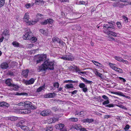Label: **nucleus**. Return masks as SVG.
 I'll list each match as a JSON object with an SVG mask.
<instances>
[{
	"instance_id": "473e14b6",
	"label": "nucleus",
	"mask_w": 131,
	"mask_h": 131,
	"mask_svg": "<svg viewBox=\"0 0 131 131\" xmlns=\"http://www.w3.org/2000/svg\"><path fill=\"white\" fill-rule=\"evenodd\" d=\"M24 107H28V105L31 103L29 101H26L25 102H24Z\"/></svg>"
},
{
	"instance_id": "864d4df0",
	"label": "nucleus",
	"mask_w": 131,
	"mask_h": 131,
	"mask_svg": "<svg viewBox=\"0 0 131 131\" xmlns=\"http://www.w3.org/2000/svg\"><path fill=\"white\" fill-rule=\"evenodd\" d=\"M115 59L117 60V61L121 62L122 61V58L118 57H115Z\"/></svg>"
},
{
	"instance_id": "4468645a",
	"label": "nucleus",
	"mask_w": 131,
	"mask_h": 131,
	"mask_svg": "<svg viewBox=\"0 0 131 131\" xmlns=\"http://www.w3.org/2000/svg\"><path fill=\"white\" fill-rule=\"evenodd\" d=\"M38 20L39 19H37L34 20L28 21L27 22V24L29 25H34L37 22Z\"/></svg>"
},
{
	"instance_id": "bf43d9fd",
	"label": "nucleus",
	"mask_w": 131,
	"mask_h": 131,
	"mask_svg": "<svg viewBox=\"0 0 131 131\" xmlns=\"http://www.w3.org/2000/svg\"><path fill=\"white\" fill-rule=\"evenodd\" d=\"M8 74L10 76H13L14 75L13 72L11 71H9L8 72Z\"/></svg>"
},
{
	"instance_id": "5fc2aeb1",
	"label": "nucleus",
	"mask_w": 131,
	"mask_h": 131,
	"mask_svg": "<svg viewBox=\"0 0 131 131\" xmlns=\"http://www.w3.org/2000/svg\"><path fill=\"white\" fill-rule=\"evenodd\" d=\"M76 66H70L69 67V69L71 70H74L75 69Z\"/></svg>"
},
{
	"instance_id": "338daca9",
	"label": "nucleus",
	"mask_w": 131,
	"mask_h": 131,
	"mask_svg": "<svg viewBox=\"0 0 131 131\" xmlns=\"http://www.w3.org/2000/svg\"><path fill=\"white\" fill-rule=\"evenodd\" d=\"M18 105L20 106H24V102H21L18 103Z\"/></svg>"
},
{
	"instance_id": "f03ea898",
	"label": "nucleus",
	"mask_w": 131,
	"mask_h": 131,
	"mask_svg": "<svg viewBox=\"0 0 131 131\" xmlns=\"http://www.w3.org/2000/svg\"><path fill=\"white\" fill-rule=\"evenodd\" d=\"M113 27V24L112 23L108 22L104 24L103 25V28L105 30H103L104 32L108 35L114 36V29Z\"/></svg>"
},
{
	"instance_id": "9b49d317",
	"label": "nucleus",
	"mask_w": 131,
	"mask_h": 131,
	"mask_svg": "<svg viewBox=\"0 0 131 131\" xmlns=\"http://www.w3.org/2000/svg\"><path fill=\"white\" fill-rule=\"evenodd\" d=\"M29 71L28 69L23 70L21 73L22 75L25 78H27Z\"/></svg>"
},
{
	"instance_id": "f257e3e1",
	"label": "nucleus",
	"mask_w": 131,
	"mask_h": 131,
	"mask_svg": "<svg viewBox=\"0 0 131 131\" xmlns=\"http://www.w3.org/2000/svg\"><path fill=\"white\" fill-rule=\"evenodd\" d=\"M55 65L54 61H50L49 60H47L44 62L42 67H40L39 68V71H45L47 69L50 70H53L54 69Z\"/></svg>"
},
{
	"instance_id": "ddd939ff",
	"label": "nucleus",
	"mask_w": 131,
	"mask_h": 131,
	"mask_svg": "<svg viewBox=\"0 0 131 131\" xmlns=\"http://www.w3.org/2000/svg\"><path fill=\"white\" fill-rule=\"evenodd\" d=\"M35 81V80L32 78L29 80L25 81V83L26 85L32 84L34 83Z\"/></svg>"
},
{
	"instance_id": "c756f323",
	"label": "nucleus",
	"mask_w": 131,
	"mask_h": 131,
	"mask_svg": "<svg viewBox=\"0 0 131 131\" xmlns=\"http://www.w3.org/2000/svg\"><path fill=\"white\" fill-rule=\"evenodd\" d=\"M60 39L57 37H54L52 39V40L54 42H58Z\"/></svg>"
},
{
	"instance_id": "603ef678",
	"label": "nucleus",
	"mask_w": 131,
	"mask_h": 131,
	"mask_svg": "<svg viewBox=\"0 0 131 131\" xmlns=\"http://www.w3.org/2000/svg\"><path fill=\"white\" fill-rule=\"evenodd\" d=\"M28 108H30L32 109H35L36 108V107L32 105L31 104H30L29 105H28Z\"/></svg>"
},
{
	"instance_id": "e2e57ef3",
	"label": "nucleus",
	"mask_w": 131,
	"mask_h": 131,
	"mask_svg": "<svg viewBox=\"0 0 131 131\" xmlns=\"http://www.w3.org/2000/svg\"><path fill=\"white\" fill-rule=\"evenodd\" d=\"M92 62L96 66H98L99 63L95 61L92 60Z\"/></svg>"
},
{
	"instance_id": "c85d7f7f",
	"label": "nucleus",
	"mask_w": 131,
	"mask_h": 131,
	"mask_svg": "<svg viewBox=\"0 0 131 131\" xmlns=\"http://www.w3.org/2000/svg\"><path fill=\"white\" fill-rule=\"evenodd\" d=\"M9 119L12 121H14L17 120L18 119V117H17L12 116L9 117Z\"/></svg>"
},
{
	"instance_id": "6e6d98bb",
	"label": "nucleus",
	"mask_w": 131,
	"mask_h": 131,
	"mask_svg": "<svg viewBox=\"0 0 131 131\" xmlns=\"http://www.w3.org/2000/svg\"><path fill=\"white\" fill-rule=\"evenodd\" d=\"M78 92V91L77 90H75L72 92H69L71 93L72 94L74 95L77 93Z\"/></svg>"
},
{
	"instance_id": "dca6fc26",
	"label": "nucleus",
	"mask_w": 131,
	"mask_h": 131,
	"mask_svg": "<svg viewBox=\"0 0 131 131\" xmlns=\"http://www.w3.org/2000/svg\"><path fill=\"white\" fill-rule=\"evenodd\" d=\"M35 4L38 5H43L44 4V2L43 0H35Z\"/></svg>"
},
{
	"instance_id": "6ab92c4d",
	"label": "nucleus",
	"mask_w": 131,
	"mask_h": 131,
	"mask_svg": "<svg viewBox=\"0 0 131 131\" xmlns=\"http://www.w3.org/2000/svg\"><path fill=\"white\" fill-rule=\"evenodd\" d=\"M9 106V104L4 102H0V106H5L8 107Z\"/></svg>"
},
{
	"instance_id": "680f3d73",
	"label": "nucleus",
	"mask_w": 131,
	"mask_h": 131,
	"mask_svg": "<svg viewBox=\"0 0 131 131\" xmlns=\"http://www.w3.org/2000/svg\"><path fill=\"white\" fill-rule=\"evenodd\" d=\"M11 64L12 66H15L17 65V63L16 62H11Z\"/></svg>"
},
{
	"instance_id": "5701e85b",
	"label": "nucleus",
	"mask_w": 131,
	"mask_h": 131,
	"mask_svg": "<svg viewBox=\"0 0 131 131\" xmlns=\"http://www.w3.org/2000/svg\"><path fill=\"white\" fill-rule=\"evenodd\" d=\"M11 87H13V90L15 91L17 90L19 88L18 85L17 84H12Z\"/></svg>"
},
{
	"instance_id": "c03bdc74",
	"label": "nucleus",
	"mask_w": 131,
	"mask_h": 131,
	"mask_svg": "<svg viewBox=\"0 0 131 131\" xmlns=\"http://www.w3.org/2000/svg\"><path fill=\"white\" fill-rule=\"evenodd\" d=\"M115 64H112V63H109V65L110 66V67L113 69L115 70Z\"/></svg>"
},
{
	"instance_id": "ea45409f",
	"label": "nucleus",
	"mask_w": 131,
	"mask_h": 131,
	"mask_svg": "<svg viewBox=\"0 0 131 131\" xmlns=\"http://www.w3.org/2000/svg\"><path fill=\"white\" fill-rule=\"evenodd\" d=\"M82 127V126H80V125H77L75 126V129L77 130H80Z\"/></svg>"
},
{
	"instance_id": "13d9d810",
	"label": "nucleus",
	"mask_w": 131,
	"mask_h": 131,
	"mask_svg": "<svg viewBox=\"0 0 131 131\" xmlns=\"http://www.w3.org/2000/svg\"><path fill=\"white\" fill-rule=\"evenodd\" d=\"M21 122H19L17 123L16 125V126L18 127H21V126L23 125L21 124Z\"/></svg>"
},
{
	"instance_id": "052dcab7",
	"label": "nucleus",
	"mask_w": 131,
	"mask_h": 131,
	"mask_svg": "<svg viewBox=\"0 0 131 131\" xmlns=\"http://www.w3.org/2000/svg\"><path fill=\"white\" fill-rule=\"evenodd\" d=\"M37 39V38L36 37H33V36H32V38L30 40H31L33 42H35L36 41Z\"/></svg>"
},
{
	"instance_id": "79ce46f5",
	"label": "nucleus",
	"mask_w": 131,
	"mask_h": 131,
	"mask_svg": "<svg viewBox=\"0 0 131 131\" xmlns=\"http://www.w3.org/2000/svg\"><path fill=\"white\" fill-rule=\"evenodd\" d=\"M53 128L51 126L48 127L46 130V131H52Z\"/></svg>"
},
{
	"instance_id": "a878e982",
	"label": "nucleus",
	"mask_w": 131,
	"mask_h": 131,
	"mask_svg": "<svg viewBox=\"0 0 131 131\" xmlns=\"http://www.w3.org/2000/svg\"><path fill=\"white\" fill-rule=\"evenodd\" d=\"M45 88V85H43L42 86H41L37 90V92H39L41 91L42 90H43Z\"/></svg>"
},
{
	"instance_id": "e433bc0d",
	"label": "nucleus",
	"mask_w": 131,
	"mask_h": 131,
	"mask_svg": "<svg viewBox=\"0 0 131 131\" xmlns=\"http://www.w3.org/2000/svg\"><path fill=\"white\" fill-rule=\"evenodd\" d=\"M5 0H0V8L3 6L5 4Z\"/></svg>"
},
{
	"instance_id": "de8ad7c7",
	"label": "nucleus",
	"mask_w": 131,
	"mask_h": 131,
	"mask_svg": "<svg viewBox=\"0 0 131 131\" xmlns=\"http://www.w3.org/2000/svg\"><path fill=\"white\" fill-rule=\"evenodd\" d=\"M47 20H48V23H49L50 24H52L53 21V20L51 18L47 19Z\"/></svg>"
},
{
	"instance_id": "393cba45",
	"label": "nucleus",
	"mask_w": 131,
	"mask_h": 131,
	"mask_svg": "<svg viewBox=\"0 0 131 131\" xmlns=\"http://www.w3.org/2000/svg\"><path fill=\"white\" fill-rule=\"evenodd\" d=\"M58 120V118H51L50 119V121L51 122V123H55Z\"/></svg>"
},
{
	"instance_id": "cd10ccee",
	"label": "nucleus",
	"mask_w": 131,
	"mask_h": 131,
	"mask_svg": "<svg viewBox=\"0 0 131 131\" xmlns=\"http://www.w3.org/2000/svg\"><path fill=\"white\" fill-rule=\"evenodd\" d=\"M115 94H117L119 95H120L122 96H123L124 97H126L127 98H128V96H126L125 95L123 94V93L122 92H115Z\"/></svg>"
},
{
	"instance_id": "49530a36",
	"label": "nucleus",
	"mask_w": 131,
	"mask_h": 131,
	"mask_svg": "<svg viewBox=\"0 0 131 131\" xmlns=\"http://www.w3.org/2000/svg\"><path fill=\"white\" fill-rule=\"evenodd\" d=\"M48 23V20L47 19L45 20L43 22H42L41 23V24L43 25H46Z\"/></svg>"
},
{
	"instance_id": "6e6552de",
	"label": "nucleus",
	"mask_w": 131,
	"mask_h": 131,
	"mask_svg": "<svg viewBox=\"0 0 131 131\" xmlns=\"http://www.w3.org/2000/svg\"><path fill=\"white\" fill-rule=\"evenodd\" d=\"M20 108L21 109L19 110L20 112L22 114H27L30 112V111L26 109V108L24 106H22Z\"/></svg>"
},
{
	"instance_id": "412c9836",
	"label": "nucleus",
	"mask_w": 131,
	"mask_h": 131,
	"mask_svg": "<svg viewBox=\"0 0 131 131\" xmlns=\"http://www.w3.org/2000/svg\"><path fill=\"white\" fill-rule=\"evenodd\" d=\"M12 81V80L10 79H7L6 81V83L8 86H11L13 84L11 83Z\"/></svg>"
},
{
	"instance_id": "a211bd4d",
	"label": "nucleus",
	"mask_w": 131,
	"mask_h": 131,
	"mask_svg": "<svg viewBox=\"0 0 131 131\" xmlns=\"http://www.w3.org/2000/svg\"><path fill=\"white\" fill-rule=\"evenodd\" d=\"M29 19L28 13H26L24 17L23 18V20L24 21L26 22V23L28 21V20Z\"/></svg>"
},
{
	"instance_id": "9d476101",
	"label": "nucleus",
	"mask_w": 131,
	"mask_h": 131,
	"mask_svg": "<svg viewBox=\"0 0 131 131\" xmlns=\"http://www.w3.org/2000/svg\"><path fill=\"white\" fill-rule=\"evenodd\" d=\"M55 94L54 93H50L45 95L44 97L45 98H51L54 97L55 96Z\"/></svg>"
},
{
	"instance_id": "4d7b16f0",
	"label": "nucleus",
	"mask_w": 131,
	"mask_h": 131,
	"mask_svg": "<svg viewBox=\"0 0 131 131\" xmlns=\"http://www.w3.org/2000/svg\"><path fill=\"white\" fill-rule=\"evenodd\" d=\"M110 102L108 100H107L106 101H105L103 103V104L105 105V104H107L109 103Z\"/></svg>"
},
{
	"instance_id": "39448f33",
	"label": "nucleus",
	"mask_w": 131,
	"mask_h": 131,
	"mask_svg": "<svg viewBox=\"0 0 131 131\" xmlns=\"http://www.w3.org/2000/svg\"><path fill=\"white\" fill-rule=\"evenodd\" d=\"M60 58L64 60L72 61L74 59L73 57L70 55H66L62 56Z\"/></svg>"
},
{
	"instance_id": "a18cd8bd",
	"label": "nucleus",
	"mask_w": 131,
	"mask_h": 131,
	"mask_svg": "<svg viewBox=\"0 0 131 131\" xmlns=\"http://www.w3.org/2000/svg\"><path fill=\"white\" fill-rule=\"evenodd\" d=\"M116 25L117 27H118L119 28H121L122 25L120 22H117L116 23Z\"/></svg>"
},
{
	"instance_id": "58836bf2",
	"label": "nucleus",
	"mask_w": 131,
	"mask_h": 131,
	"mask_svg": "<svg viewBox=\"0 0 131 131\" xmlns=\"http://www.w3.org/2000/svg\"><path fill=\"white\" fill-rule=\"evenodd\" d=\"M53 86L54 87L58 88L59 86V84L58 82H54L53 83Z\"/></svg>"
},
{
	"instance_id": "7c9ffc66",
	"label": "nucleus",
	"mask_w": 131,
	"mask_h": 131,
	"mask_svg": "<svg viewBox=\"0 0 131 131\" xmlns=\"http://www.w3.org/2000/svg\"><path fill=\"white\" fill-rule=\"evenodd\" d=\"M40 32L42 34L47 35V34L46 33V30H44L43 29H41L39 30Z\"/></svg>"
},
{
	"instance_id": "20e7f679",
	"label": "nucleus",
	"mask_w": 131,
	"mask_h": 131,
	"mask_svg": "<svg viewBox=\"0 0 131 131\" xmlns=\"http://www.w3.org/2000/svg\"><path fill=\"white\" fill-rule=\"evenodd\" d=\"M51 112L50 110L46 109L40 112V114L42 116H46L51 115Z\"/></svg>"
},
{
	"instance_id": "09e8293b",
	"label": "nucleus",
	"mask_w": 131,
	"mask_h": 131,
	"mask_svg": "<svg viewBox=\"0 0 131 131\" xmlns=\"http://www.w3.org/2000/svg\"><path fill=\"white\" fill-rule=\"evenodd\" d=\"M67 9L69 12H72L73 11V7L72 6L68 7Z\"/></svg>"
},
{
	"instance_id": "1a4fd4ad",
	"label": "nucleus",
	"mask_w": 131,
	"mask_h": 131,
	"mask_svg": "<svg viewBox=\"0 0 131 131\" xmlns=\"http://www.w3.org/2000/svg\"><path fill=\"white\" fill-rule=\"evenodd\" d=\"M8 67V64L6 62H3L0 65V68L2 69H7Z\"/></svg>"
},
{
	"instance_id": "0eeeda50",
	"label": "nucleus",
	"mask_w": 131,
	"mask_h": 131,
	"mask_svg": "<svg viewBox=\"0 0 131 131\" xmlns=\"http://www.w3.org/2000/svg\"><path fill=\"white\" fill-rule=\"evenodd\" d=\"M9 35V30L7 29H5L4 31L1 34V36H3L5 37V39L6 40H7L9 37L8 36Z\"/></svg>"
},
{
	"instance_id": "c9c22d12",
	"label": "nucleus",
	"mask_w": 131,
	"mask_h": 131,
	"mask_svg": "<svg viewBox=\"0 0 131 131\" xmlns=\"http://www.w3.org/2000/svg\"><path fill=\"white\" fill-rule=\"evenodd\" d=\"M79 86L80 88H83L84 87L86 86V85L82 83L79 84Z\"/></svg>"
},
{
	"instance_id": "aec40b11",
	"label": "nucleus",
	"mask_w": 131,
	"mask_h": 131,
	"mask_svg": "<svg viewBox=\"0 0 131 131\" xmlns=\"http://www.w3.org/2000/svg\"><path fill=\"white\" fill-rule=\"evenodd\" d=\"M125 5V4H123L122 3H121L119 2H115V7H117L120 8H123Z\"/></svg>"
},
{
	"instance_id": "2f4dec72",
	"label": "nucleus",
	"mask_w": 131,
	"mask_h": 131,
	"mask_svg": "<svg viewBox=\"0 0 131 131\" xmlns=\"http://www.w3.org/2000/svg\"><path fill=\"white\" fill-rule=\"evenodd\" d=\"M115 71L119 73H122L123 70L121 69L115 67Z\"/></svg>"
},
{
	"instance_id": "a19ab883",
	"label": "nucleus",
	"mask_w": 131,
	"mask_h": 131,
	"mask_svg": "<svg viewBox=\"0 0 131 131\" xmlns=\"http://www.w3.org/2000/svg\"><path fill=\"white\" fill-rule=\"evenodd\" d=\"M43 16V15L42 14L39 13H38L36 15V18H37V19H38L40 17H41V18L42 16Z\"/></svg>"
},
{
	"instance_id": "8fccbe9b",
	"label": "nucleus",
	"mask_w": 131,
	"mask_h": 131,
	"mask_svg": "<svg viewBox=\"0 0 131 131\" xmlns=\"http://www.w3.org/2000/svg\"><path fill=\"white\" fill-rule=\"evenodd\" d=\"M95 74L96 75L100 77L101 78H102V74L98 72H96L95 73Z\"/></svg>"
},
{
	"instance_id": "f8f14e48",
	"label": "nucleus",
	"mask_w": 131,
	"mask_h": 131,
	"mask_svg": "<svg viewBox=\"0 0 131 131\" xmlns=\"http://www.w3.org/2000/svg\"><path fill=\"white\" fill-rule=\"evenodd\" d=\"M94 121V120L92 118H87L81 120V121L83 123H91Z\"/></svg>"
},
{
	"instance_id": "f3484780",
	"label": "nucleus",
	"mask_w": 131,
	"mask_h": 131,
	"mask_svg": "<svg viewBox=\"0 0 131 131\" xmlns=\"http://www.w3.org/2000/svg\"><path fill=\"white\" fill-rule=\"evenodd\" d=\"M64 124L60 123L58 124L55 125V127L57 129H61L64 127Z\"/></svg>"
},
{
	"instance_id": "2eb2a0df",
	"label": "nucleus",
	"mask_w": 131,
	"mask_h": 131,
	"mask_svg": "<svg viewBox=\"0 0 131 131\" xmlns=\"http://www.w3.org/2000/svg\"><path fill=\"white\" fill-rule=\"evenodd\" d=\"M64 87L67 89L72 88L71 90L74 89L75 88L73 86V85L71 83H69L66 84L64 86Z\"/></svg>"
},
{
	"instance_id": "37998d69",
	"label": "nucleus",
	"mask_w": 131,
	"mask_h": 131,
	"mask_svg": "<svg viewBox=\"0 0 131 131\" xmlns=\"http://www.w3.org/2000/svg\"><path fill=\"white\" fill-rule=\"evenodd\" d=\"M122 17L124 19V21H125V23H127L128 22V18L125 16H123Z\"/></svg>"
},
{
	"instance_id": "4c0bfd02",
	"label": "nucleus",
	"mask_w": 131,
	"mask_h": 131,
	"mask_svg": "<svg viewBox=\"0 0 131 131\" xmlns=\"http://www.w3.org/2000/svg\"><path fill=\"white\" fill-rule=\"evenodd\" d=\"M84 111H82L80 112L79 113L77 114H75V115H80L81 116V117H82L83 116H84Z\"/></svg>"
},
{
	"instance_id": "423d86ee",
	"label": "nucleus",
	"mask_w": 131,
	"mask_h": 131,
	"mask_svg": "<svg viewBox=\"0 0 131 131\" xmlns=\"http://www.w3.org/2000/svg\"><path fill=\"white\" fill-rule=\"evenodd\" d=\"M46 55L43 54L40 55L37 61V63H40L41 61H44L46 59Z\"/></svg>"
},
{
	"instance_id": "bb28decb",
	"label": "nucleus",
	"mask_w": 131,
	"mask_h": 131,
	"mask_svg": "<svg viewBox=\"0 0 131 131\" xmlns=\"http://www.w3.org/2000/svg\"><path fill=\"white\" fill-rule=\"evenodd\" d=\"M12 44L15 47H19L20 44L16 41H13L12 43Z\"/></svg>"
},
{
	"instance_id": "7ed1b4c3",
	"label": "nucleus",
	"mask_w": 131,
	"mask_h": 131,
	"mask_svg": "<svg viewBox=\"0 0 131 131\" xmlns=\"http://www.w3.org/2000/svg\"><path fill=\"white\" fill-rule=\"evenodd\" d=\"M26 33L24 36V38H25V39L29 40H30L33 36L32 34V33L30 29H28L26 31Z\"/></svg>"
},
{
	"instance_id": "69168bd1",
	"label": "nucleus",
	"mask_w": 131,
	"mask_h": 131,
	"mask_svg": "<svg viewBox=\"0 0 131 131\" xmlns=\"http://www.w3.org/2000/svg\"><path fill=\"white\" fill-rule=\"evenodd\" d=\"M82 91H83L84 92H86L88 91V89H87V86H86L85 87H84V88H82Z\"/></svg>"
},
{
	"instance_id": "72a5a7b5",
	"label": "nucleus",
	"mask_w": 131,
	"mask_h": 131,
	"mask_svg": "<svg viewBox=\"0 0 131 131\" xmlns=\"http://www.w3.org/2000/svg\"><path fill=\"white\" fill-rule=\"evenodd\" d=\"M70 121L76 122L78 121V118H71L69 119Z\"/></svg>"
},
{
	"instance_id": "774afa93",
	"label": "nucleus",
	"mask_w": 131,
	"mask_h": 131,
	"mask_svg": "<svg viewBox=\"0 0 131 131\" xmlns=\"http://www.w3.org/2000/svg\"><path fill=\"white\" fill-rule=\"evenodd\" d=\"M117 78H118L120 80L122 81H123L124 82H125L126 81V80L124 79V78L121 77H118Z\"/></svg>"
},
{
	"instance_id": "0e129e2a",
	"label": "nucleus",
	"mask_w": 131,
	"mask_h": 131,
	"mask_svg": "<svg viewBox=\"0 0 131 131\" xmlns=\"http://www.w3.org/2000/svg\"><path fill=\"white\" fill-rule=\"evenodd\" d=\"M31 5L30 3H27L25 5V7L27 8H28L31 7Z\"/></svg>"
},
{
	"instance_id": "b1692460",
	"label": "nucleus",
	"mask_w": 131,
	"mask_h": 131,
	"mask_svg": "<svg viewBox=\"0 0 131 131\" xmlns=\"http://www.w3.org/2000/svg\"><path fill=\"white\" fill-rule=\"evenodd\" d=\"M21 128L25 131H28L29 129V128L26 125H23L21 126Z\"/></svg>"
},
{
	"instance_id": "3c124183",
	"label": "nucleus",
	"mask_w": 131,
	"mask_h": 131,
	"mask_svg": "<svg viewBox=\"0 0 131 131\" xmlns=\"http://www.w3.org/2000/svg\"><path fill=\"white\" fill-rule=\"evenodd\" d=\"M58 43H59V44L62 46H64L65 44V43L60 39Z\"/></svg>"
},
{
	"instance_id": "4be33fe9",
	"label": "nucleus",
	"mask_w": 131,
	"mask_h": 131,
	"mask_svg": "<svg viewBox=\"0 0 131 131\" xmlns=\"http://www.w3.org/2000/svg\"><path fill=\"white\" fill-rule=\"evenodd\" d=\"M81 79L83 81L85 82L86 83H88V84H90L91 83H92V81H90L88 80L87 79L84 78H83L82 77H80Z\"/></svg>"
},
{
	"instance_id": "f704fd0d",
	"label": "nucleus",
	"mask_w": 131,
	"mask_h": 131,
	"mask_svg": "<svg viewBox=\"0 0 131 131\" xmlns=\"http://www.w3.org/2000/svg\"><path fill=\"white\" fill-rule=\"evenodd\" d=\"M16 95H22L23 96H27L28 95V94L26 93H17L16 94Z\"/></svg>"
}]
</instances>
